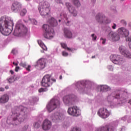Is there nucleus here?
Here are the masks:
<instances>
[{"mask_svg": "<svg viewBox=\"0 0 131 131\" xmlns=\"http://www.w3.org/2000/svg\"><path fill=\"white\" fill-rule=\"evenodd\" d=\"M59 22H61V19H59Z\"/></svg>", "mask_w": 131, "mask_h": 131, "instance_id": "bf43d9fd", "label": "nucleus"}, {"mask_svg": "<svg viewBox=\"0 0 131 131\" xmlns=\"http://www.w3.org/2000/svg\"><path fill=\"white\" fill-rule=\"evenodd\" d=\"M38 65H39L40 68L42 69L46 66V59L44 58L40 59L38 60Z\"/></svg>", "mask_w": 131, "mask_h": 131, "instance_id": "6ab92c4d", "label": "nucleus"}, {"mask_svg": "<svg viewBox=\"0 0 131 131\" xmlns=\"http://www.w3.org/2000/svg\"><path fill=\"white\" fill-rule=\"evenodd\" d=\"M14 116H18V115H17V114H14Z\"/></svg>", "mask_w": 131, "mask_h": 131, "instance_id": "4d7b16f0", "label": "nucleus"}, {"mask_svg": "<svg viewBox=\"0 0 131 131\" xmlns=\"http://www.w3.org/2000/svg\"><path fill=\"white\" fill-rule=\"evenodd\" d=\"M128 103L130 104V105H131V99L129 100Z\"/></svg>", "mask_w": 131, "mask_h": 131, "instance_id": "864d4df0", "label": "nucleus"}, {"mask_svg": "<svg viewBox=\"0 0 131 131\" xmlns=\"http://www.w3.org/2000/svg\"><path fill=\"white\" fill-rule=\"evenodd\" d=\"M26 13H27V10H26V9H24L22 10H21L20 12V16H25V15L26 14Z\"/></svg>", "mask_w": 131, "mask_h": 131, "instance_id": "7c9ffc66", "label": "nucleus"}, {"mask_svg": "<svg viewBox=\"0 0 131 131\" xmlns=\"http://www.w3.org/2000/svg\"><path fill=\"white\" fill-rule=\"evenodd\" d=\"M64 32V35L67 38H71V37H72V33L69 29L65 28Z\"/></svg>", "mask_w": 131, "mask_h": 131, "instance_id": "aec40b11", "label": "nucleus"}, {"mask_svg": "<svg viewBox=\"0 0 131 131\" xmlns=\"http://www.w3.org/2000/svg\"><path fill=\"white\" fill-rule=\"evenodd\" d=\"M68 113L69 115L72 116H79L80 115V113L79 112V110L77 106H73L69 107L68 110Z\"/></svg>", "mask_w": 131, "mask_h": 131, "instance_id": "0eeeda50", "label": "nucleus"}, {"mask_svg": "<svg viewBox=\"0 0 131 131\" xmlns=\"http://www.w3.org/2000/svg\"><path fill=\"white\" fill-rule=\"evenodd\" d=\"M108 38L111 40H113L114 41L115 40V33L113 31L111 32L107 35Z\"/></svg>", "mask_w": 131, "mask_h": 131, "instance_id": "a878e982", "label": "nucleus"}, {"mask_svg": "<svg viewBox=\"0 0 131 131\" xmlns=\"http://www.w3.org/2000/svg\"><path fill=\"white\" fill-rule=\"evenodd\" d=\"M5 91V89L1 88H0V92H4Z\"/></svg>", "mask_w": 131, "mask_h": 131, "instance_id": "a18cd8bd", "label": "nucleus"}, {"mask_svg": "<svg viewBox=\"0 0 131 131\" xmlns=\"http://www.w3.org/2000/svg\"><path fill=\"white\" fill-rule=\"evenodd\" d=\"M10 73H11V74H12V75L14 74V71L10 70Z\"/></svg>", "mask_w": 131, "mask_h": 131, "instance_id": "49530a36", "label": "nucleus"}, {"mask_svg": "<svg viewBox=\"0 0 131 131\" xmlns=\"http://www.w3.org/2000/svg\"><path fill=\"white\" fill-rule=\"evenodd\" d=\"M32 21L34 23V24H35V25H36V24H37V21H36V20L32 19Z\"/></svg>", "mask_w": 131, "mask_h": 131, "instance_id": "c03bdc74", "label": "nucleus"}, {"mask_svg": "<svg viewBox=\"0 0 131 131\" xmlns=\"http://www.w3.org/2000/svg\"><path fill=\"white\" fill-rule=\"evenodd\" d=\"M98 131H114V127L112 126L102 127Z\"/></svg>", "mask_w": 131, "mask_h": 131, "instance_id": "412c9836", "label": "nucleus"}, {"mask_svg": "<svg viewBox=\"0 0 131 131\" xmlns=\"http://www.w3.org/2000/svg\"><path fill=\"white\" fill-rule=\"evenodd\" d=\"M47 110L48 112L51 113L54 111L55 109L60 107V101L58 99L53 98L51 100L50 103L47 105Z\"/></svg>", "mask_w": 131, "mask_h": 131, "instance_id": "39448f33", "label": "nucleus"}, {"mask_svg": "<svg viewBox=\"0 0 131 131\" xmlns=\"http://www.w3.org/2000/svg\"><path fill=\"white\" fill-rule=\"evenodd\" d=\"M11 53L13 54H15V50H12V51H11Z\"/></svg>", "mask_w": 131, "mask_h": 131, "instance_id": "8fccbe9b", "label": "nucleus"}, {"mask_svg": "<svg viewBox=\"0 0 131 131\" xmlns=\"http://www.w3.org/2000/svg\"><path fill=\"white\" fill-rule=\"evenodd\" d=\"M60 17H61V18H64V19L66 20L67 21H65V23L67 26H69V25H70V21H68V17L67 16V14H66V13L63 11L60 14Z\"/></svg>", "mask_w": 131, "mask_h": 131, "instance_id": "a211bd4d", "label": "nucleus"}, {"mask_svg": "<svg viewBox=\"0 0 131 131\" xmlns=\"http://www.w3.org/2000/svg\"><path fill=\"white\" fill-rule=\"evenodd\" d=\"M19 69H20V67H18V66H16L15 67V69L14 70V71H15V72H18L19 71Z\"/></svg>", "mask_w": 131, "mask_h": 131, "instance_id": "58836bf2", "label": "nucleus"}, {"mask_svg": "<svg viewBox=\"0 0 131 131\" xmlns=\"http://www.w3.org/2000/svg\"><path fill=\"white\" fill-rule=\"evenodd\" d=\"M59 79H62V76L60 75V76H59Z\"/></svg>", "mask_w": 131, "mask_h": 131, "instance_id": "6e6d98bb", "label": "nucleus"}, {"mask_svg": "<svg viewBox=\"0 0 131 131\" xmlns=\"http://www.w3.org/2000/svg\"><path fill=\"white\" fill-rule=\"evenodd\" d=\"M97 114L100 117H101V118H107V117L110 115V113L108 111L107 108H101L99 110Z\"/></svg>", "mask_w": 131, "mask_h": 131, "instance_id": "1a4fd4ad", "label": "nucleus"}, {"mask_svg": "<svg viewBox=\"0 0 131 131\" xmlns=\"http://www.w3.org/2000/svg\"><path fill=\"white\" fill-rule=\"evenodd\" d=\"M21 9H22V5L21 4V3L18 2H15L12 4L11 10L14 13H17V12H19V11H20Z\"/></svg>", "mask_w": 131, "mask_h": 131, "instance_id": "9b49d317", "label": "nucleus"}, {"mask_svg": "<svg viewBox=\"0 0 131 131\" xmlns=\"http://www.w3.org/2000/svg\"><path fill=\"white\" fill-rule=\"evenodd\" d=\"M19 66L21 67H23L24 68H26L27 71H30V68H31V66L30 65L28 66L26 62H21L19 63Z\"/></svg>", "mask_w": 131, "mask_h": 131, "instance_id": "b1692460", "label": "nucleus"}, {"mask_svg": "<svg viewBox=\"0 0 131 131\" xmlns=\"http://www.w3.org/2000/svg\"><path fill=\"white\" fill-rule=\"evenodd\" d=\"M48 23L51 26H52V27H56V26L58 25V21L54 17H51V18L48 20Z\"/></svg>", "mask_w": 131, "mask_h": 131, "instance_id": "dca6fc26", "label": "nucleus"}, {"mask_svg": "<svg viewBox=\"0 0 131 131\" xmlns=\"http://www.w3.org/2000/svg\"><path fill=\"white\" fill-rule=\"evenodd\" d=\"M28 30L26 27H25L22 24L17 23L15 26V28L14 30V32L16 33H21V32L25 34V33H27Z\"/></svg>", "mask_w": 131, "mask_h": 131, "instance_id": "423d86ee", "label": "nucleus"}, {"mask_svg": "<svg viewBox=\"0 0 131 131\" xmlns=\"http://www.w3.org/2000/svg\"><path fill=\"white\" fill-rule=\"evenodd\" d=\"M62 55L63 57H67L68 56V53L66 52V51H62Z\"/></svg>", "mask_w": 131, "mask_h": 131, "instance_id": "72a5a7b5", "label": "nucleus"}, {"mask_svg": "<svg viewBox=\"0 0 131 131\" xmlns=\"http://www.w3.org/2000/svg\"><path fill=\"white\" fill-rule=\"evenodd\" d=\"M14 82V79L12 77H10L9 79H8V82H9V83H12V82Z\"/></svg>", "mask_w": 131, "mask_h": 131, "instance_id": "c9c22d12", "label": "nucleus"}, {"mask_svg": "<svg viewBox=\"0 0 131 131\" xmlns=\"http://www.w3.org/2000/svg\"><path fill=\"white\" fill-rule=\"evenodd\" d=\"M9 101V96L7 94H5L3 95L0 98V103L5 104V103H7Z\"/></svg>", "mask_w": 131, "mask_h": 131, "instance_id": "f3484780", "label": "nucleus"}, {"mask_svg": "<svg viewBox=\"0 0 131 131\" xmlns=\"http://www.w3.org/2000/svg\"><path fill=\"white\" fill-rule=\"evenodd\" d=\"M52 76L50 75H46L43 77L41 81V85L45 88H49L53 84V82H56L55 79H51Z\"/></svg>", "mask_w": 131, "mask_h": 131, "instance_id": "7ed1b4c3", "label": "nucleus"}, {"mask_svg": "<svg viewBox=\"0 0 131 131\" xmlns=\"http://www.w3.org/2000/svg\"><path fill=\"white\" fill-rule=\"evenodd\" d=\"M13 64L15 65V66H18V63H15V62H13Z\"/></svg>", "mask_w": 131, "mask_h": 131, "instance_id": "de8ad7c7", "label": "nucleus"}, {"mask_svg": "<svg viewBox=\"0 0 131 131\" xmlns=\"http://www.w3.org/2000/svg\"><path fill=\"white\" fill-rule=\"evenodd\" d=\"M24 130H26L27 129V126H25L24 128Z\"/></svg>", "mask_w": 131, "mask_h": 131, "instance_id": "09e8293b", "label": "nucleus"}, {"mask_svg": "<svg viewBox=\"0 0 131 131\" xmlns=\"http://www.w3.org/2000/svg\"><path fill=\"white\" fill-rule=\"evenodd\" d=\"M51 126L52 123H51V121L46 119L43 122L42 128L43 129V130H48L51 128Z\"/></svg>", "mask_w": 131, "mask_h": 131, "instance_id": "f8f14e48", "label": "nucleus"}, {"mask_svg": "<svg viewBox=\"0 0 131 131\" xmlns=\"http://www.w3.org/2000/svg\"><path fill=\"white\" fill-rule=\"evenodd\" d=\"M71 131H81L80 128L78 127H75L73 128L72 130Z\"/></svg>", "mask_w": 131, "mask_h": 131, "instance_id": "f704fd0d", "label": "nucleus"}, {"mask_svg": "<svg viewBox=\"0 0 131 131\" xmlns=\"http://www.w3.org/2000/svg\"><path fill=\"white\" fill-rule=\"evenodd\" d=\"M99 89H100V92H107V91H110V88L106 85H100L99 86Z\"/></svg>", "mask_w": 131, "mask_h": 131, "instance_id": "5701e85b", "label": "nucleus"}, {"mask_svg": "<svg viewBox=\"0 0 131 131\" xmlns=\"http://www.w3.org/2000/svg\"><path fill=\"white\" fill-rule=\"evenodd\" d=\"M121 23H122V25H123L124 26L126 25V21H125V20H122L121 21Z\"/></svg>", "mask_w": 131, "mask_h": 131, "instance_id": "a19ab883", "label": "nucleus"}, {"mask_svg": "<svg viewBox=\"0 0 131 131\" xmlns=\"http://www.w3.org/2000/svg\"><path fill=\"white\" fill-rule=\"evenodd\" d=\"M95 57H96V56H92V59H94V58H95Z\"/></svg>", "mask_w": 131, "mask_h": 131, "instance_id": "5fc2aeb1", "label": "nucleus"}, {"mask_svg": "<svg viewBox=\"0 0 131 131\" xmlns=\"http://www.w3.org/2000/svg\"><path fill=\"white\" fill-rule=\"evenodd\" d=\"M17 117L16 118H14L13 119V121H16V122H18L19 123H20V122H22V121H24V120L22 119H18V120H17Z\"/></svg>", "mask_w": 131, "mask_h": 131, "instance_id": "473e14b6", "label": "nucleus"}, {"mask_svg": "<svg viewBox=\"0 0 131 131\" xmlns=\"http://www.w3.org/2000/svg\"><path fill=\"white\" fill-rule=\"evenodd\" d=\"M110 59L114 64H115V56L114 55H111Z\"/></svg>", "mask_w": 131, "mask_h": 131, "instance_id": "2f4dec72", "label": "nucleus"}, {"mask_svg": "<svg viewBox=\"0 0 131 131\" xmlns=\"http://www.w3.org/2000/svg\"><path fill=\"white\" fill-rule=\"evenodd\" d=\"M115 64L117 65H120V64H122L123 61H122V58L120 57V56L117 55L116 56V58L115 59Z\"/></svg>", "mask_w": 131, "mask_h": 131, "instance_id": "393cba45", "label": "nucleus"}, {"mask_svg": "<svg viewBox=\"0 0 131 131\" xmlns=\"http://www.w3.org/2000/svg\"><path fill=\"white\" fill-rule=\"evenodd\" d=\"M91 36L92 37L93 40H96L97 39V36H95V34H92Z\"/></svg>", "mask_w": 131, "mask_h": 131, "instance_id": "e433bc0d", "label": "nucleus"}, {"mask_svg": "<svg viewBox=\"0 0 131 131\" xmlns=\"http://www.w3.org/2000/svg\"><path fill=\"white\" fill-rule=\"evenodd\" d=\"M63 103L66 104L67 106H70L72 105V101H71V98L70 96H64L63 99Z\"/></svg>", "mask_w": 131, "mask_h": 131, "instance_id": "2eb2a0df", "label": "nucleus"}, {"mask_svg": "<svg viewBox=\"0 0 131 131\" xmlns=\"http://www.w3.org/2000/svg\"><path fill=\"white\" fill-rule=\"evenodd\" d=\"M64 117V115L62 113L57 112L53 116H52V119L54 120H56V119H59L61 120V119H63Z\"/></svg>", "mask_w": 131, "mask_h": 131, "instance_id": "4468645a", "label": "nucleus"}, {"mask_svg": "<svg viewBox=\"0 0 131 131\" xmlns=\"http://www.w3.org/2000/svg\"><path fill=\"white\" fill-rule=\"evenodd\" d=\"M56 3H57V4H63L62 3V1L61 0H55Z\"/></svg>", "mask_w": 131, "mask_h": 131, "instance_id": "79ce46f5", "label": "nucleus"}, {"mask_svg": "<svg viewBox=\"0 0 131 131\" xmlns=\"http://www.w3.org/2000/svg\"><path fill=\"white\" fill-rule=\"evenodd\" d=\"M116 99H120V101H126V99L125 98H123V97H120V94H119V93H118V91L117 90L116 91Z\"/></svg>", "mask_w": 131, "mask_h": 131, "instance_id": "c85d7f7f", "label": "nucleus"}, {"mask_svg": "<svg viewBox=\"0 0 131 131\" xmlns=\"http://www.w3.org/2000/svg\"><path fill=\"white\" fill-rule=\"evenodd\" d=\"M113 29H115V24H114V26H113Z\"/></svg>", "mask_w": 131, "mask_h": 131, "instance_id": "3c124183", "label": "nucleus"}, {"mask_svg": "<svg viewBox=\"0 0 131 131\" xmlns=\"http://www.w3.org/2000/svg\"><path fill=\"white\" fill-rule=\"evenodd\" d=\"M119 49L121 54L123 55L124 57L128 58V59H131V54L129 52L126 50V48H125V47L121 46L119 47Z\"/></svg>", "mask_w": 131, "mask_h": 131, "instance_id": "9d476101", "label": "nucleus"}, {"mask_svg": "<svg viewBox=\"0 0 131 131\" xmlns=\"http://www.w3.org/2000/svg\"><path fill=\"white\" fill-rule=\"evenodd\" d=\"M19 109H20L21 111L23 112V111H24V110H25V109H26V108L24 107V106H20Z\"/></svg>", "mask_w": 131, "mask_h": 131, "instance_id": "4c0bfd02", "label": "nucleus"}, {"mask_svg": "<svg viewBox=\"0 0 131 131\" xmlns=\"http://www.w3.org/2000/svg\"><path fill=\"white\" fill-rule=\"evenodd\" d=\"M121 1H124V0H121Z\"/></svg>", "mask_w": 131, "mask_h": 131, "instance_id": "680f3d73", "label": "nucleus"}, {"mask_svg": "<svg viewBox=\"0 0 131 131\" xmlns=\"http://www.w3.org/2000/svg\"><path fill=\"white\" fill-rule=\"evenodd\" d=\"M96 19L99 23H103V24H109L111 22L110 19L107 18L105 16L101 15L100 13L97 14Z\"/></svg>", "mask_w": 131, "mask_h": 131, "instance_id": "6e6552de", "label": "nucleus"}, {"mask_svg": "<svg viewBox=\"0 0 131 131\" xmlns=\"http://www.w3.org/2000/svg\"><path fill=\"white\" fill-rule=\"evenodd\" d=\"M60 45L62 49L67 50V51H69V52H73V49L67 47V44L65 43H61Z\"/></svg>", "mask_w": 131, "mask_h": 131, "instance_id": "cd10ccee", "label": "nucleus"}, {"mask_svg": "<svg viewBox=\"0 0 131 131\" xmlns=\"http://www.w3.org/2000/svg\"><path fill=\"white\" fill-rule=\"evenodd\" d=\"M43 28L45 30V33L43 34L44 37L47 39H52L54 37V29L51 28L49 25L45 24L43 26Z\"/></svg>", "mask_w": 131, "mask_h": 131, "instance_id": "20e7f679", "label": "nucleus"}, {"mask_svg": "<svg viewBox=\"0 0 131 131\" xmlns=\"http://www.w3.org/2000/svg\"><path fill=\"white\" fill-rule=\"evenodd\" d=\"M66 6L67 7L70 13L73 14L74 17L77 16V12L74 10V8L71 7V5L69 3H66Z\"/></svg>", "mask_w": 131, "mask_h": 131, "instance_id": "ddd939ff", "label": "nucleus"}, {"mask_svg": "<svg viewBox=\"0 0 131 131\" xmlns=\"http://www.w3.org/2000/svg\"><path fill=\"white\" fill-rule=\"evenodd\" d=\"M13 21H8L6 18L2 17L0 18V32L3 35H10L13 29Z\"/></svg>", "mask_w": 131, "mask_h": 131, "instance_id": "f257e3e1", "label": "nucleus"}, {"mask_svg": "<svg viewBox=\"0 0 131 131\" xmlns=\"http://www.w3.org/2000/svg\"><path fill=\"white\" fill-rule=\"evenodd\" d=\"M92 1L93 2V3H95V2H96V0H92Z\"/></svg>", "mask_w": 131, "mask_h": 131, "instance_id": "13d9d810", "label": "nucleus"}, {"mask_svg": "<svg viewBox=\"0 0 131 131\" xmlns=\"http://www.w3.org/2000/svg\"><path fill=\"white\" fill-rule=\"evenodd\" d=\"M115 99V96L113 95H110L107 97V101L110 104L111 106H113L114 104V100Z\"/></svg>", "mask_w": 131, "mask_h": 131, "instance_id": "4be33fe9", "label": "nucleus"}, {"mask_svg": "<svg viewBox=\"0 0 131 131\" xmlns=\"http://www.w3.org/2000/svg\"><path fill=\"white\" fill-rule=\"evenodd\" d=\"M100 40H103L102 43V45H105V42H106V39H103V38H101Z\"/></svg>", "mask_w": 131, "mask_h": 131, "instance_id": "ea45409f", "label": "nucleus"}, {"mask_svg": "<svg viewBox=\"0 0 131 131\" xmlns=\"http://www.w3.org/2000/svg\"><path fill=\"white\" fill-rule=\"evenodd\" d=\"M5 89H6V90H9V86H5Z\"/></svg>", "mask_w": 131, "mask_h": 131, "instance_id": "603ef678", "label": "nucleus"}, {"mask_svg": "<svg viewBox=\"0 0 131 131\" xmlns=\"http://www.w3.org/2000/svg\"><path fill=\"white\" fill-rule=\"evenodd\" d=\"M37 42L38 45L40 46L41 49H42V50H43L44 51H47L48 50L47 46L45 45V44L43 43V42H42V41H41V40H38Z\"/></svg>", "mask_w": 131, "mask_h": 131, "instance_id": "bb28decb", "label": "nucleus"}, {"mask_svg": "<svg viewBox=\"0 0 131 131\" xmlns=\"http://www.w3.org/2000/svg\"><path fill=\"white\" fill-rule=\"evenodd\" d=\"M130 26L131 27V24L130 25Z\"/></svg>", "mask_w": 131, "mask_h": 131, "instance_id": "052dcab7", "label": "nucleus"}, {"mask_svg": "<svg viewBox=\"0 0 131 131\" xmlns=\"http://www.w3.org/2000/svg\"><path fill=\"white\" fill-rule=\"evenodd\" d=\"M38 10L41 16L45 17L49 15V13L51 12L50 4L47 2H42L39 4Z\"/></svg>", "mask_w": 131, "mask_h": 131, "instance_id": "f03ea898", "label": "nucleus"}, {"mask_svg": "<svg viewBox=\"0 0 131 131\" xmlns=\"http://www.w3.org/2000/svg\"><path fill=\"white\" fill-rule=\"evenodd\" d=\"M72 2H73L75 6L76 7H80V3H79V1L78 0H72Z\"/></svg>", "mask_w": 131, "mask_h": 131, "instance_id": "c756f323", "label": "nucleus"}, {"mask_svg": "<svg viewBox=\"0 0 131 131\" xmlns=\"http://www.w3.org/2000/svg\"><path fill=\"white\" fill-rule=\"evenodd\" d=\"M38 92L39 93H42V92H45V89H43V88H41L39 89Z\"/></svg>", "mask_w": 131, "mask_h": 131, "instance_id": "37998d69", "label": "nucleus"}]
</instances>
